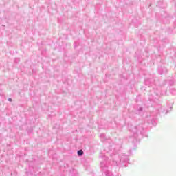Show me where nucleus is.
Masks as SVG:
<instances>
[{
    "instance_id": "f03ea898",
    "label": "nucleus",
    "mask_w": 176,
    "mask_h": 176,
    "mask_svg": "<svg viewBox=\"0 0 176 176\" xmlns=\"http://www.w3.org/2000/svg\"><path fill=\"white\" fill-rule=\"evenodd\" d=\"M8 100H9V101H12V98H9Z\"/></svg>"
},
{
    "instance_id": "f257e3e1",
    "label": "nucleus",
    "mask_w": 176,
    "mask_h": 176,
    "mask_svg": "<svg viewBox=\"0 0 176 176\" xmlns=\"http://www.w3.org/2000/svg\"><path fill=\"white\" fill-rule=\"evenodd\" d=\"M82 155H83V151L82 150H80L78 151V156H82Z\"/></svg>"
}]
</instances>
